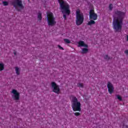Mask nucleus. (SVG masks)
Listing matches in <instances>:
<instances>
[{
	"label": "nucleus",
	"instance_id": "nucleus-5",
	"mask_svg": "<svg viewBox=\"0 0 128 128\" xmlns=\"http://www.w3.org/2000/svg\"><path fill=\"white\" fill-rule=\"evenodd\" d=\"M47 21L49 26H54L56 24V18L54 16L52 12H50L47 14Z\"/></svg>",
	"mask_w": 128,
	"mask_h": 128
},
{
	"label": "nucleus",
	"instance_id": "nucleus-7",
	"mask_svg": "<svg viewBox=\"0 0 128 128\" xmlns=\"http://www.w3.org/2000/svg\"><path fill=\"white\" fill-rule=\"evenodd\" d=\"M51 86L53 92H55V94H58L60 92V86L56 84V82H52Z\"/></svg>",
	"mask_w": 128,
	"mask_h": 128
},
{
	"label": "nucleus",
	"instance_id": "nucleus-24",
	"mask_svg": "<svg viewBox=\"0 0 128 128\" xmlns=\"http://www.w3.org/2000/svg\"><path fill=\"white\" fill-rule=\"evenodd\" d=\"M58 47L59 48H60V50H64V48H63L62 47H61L60 46L58 45Z\"/></svg>",
	"mask_w": 128,
	"mask_h": 128
},
{
	"label": "nucleus",
	"instance_id": "nucleus-13",
	"mask_svg": "<svg viewBox=\"0 0 128 128\" xmlns=\"http://www.w3.org/2000/svg\"><path fill=\"white\" fill-rule=\"evenodd\" d=\"M96 24V22H94V20H91L90 21H89L88 23V26H92V24Z\"/></svg>",
	"mask_w": 128,
	"mask_h": 128
},
{
	"label": "nucleus",
	"instance_id": "nucleus-16",
	"mask_svg": "<svg viewBox=\"0 0 128 128\" xmlns=\"http://www.w3.org/2000/svg\"><path fill=\"white\" fill-rule=\"evenodd\" d=\"M116 96L118 100H120V102L122 101V98L120 96L116 95Z\"/></svg>",
	"mask_w": 128,
	"mask_h": 128
},
{
	"label": "nucleus",
	"instance_id": "nucleus-27",
	"mask_svg": "<svg viewBox=\"0 0 128 128\" xmlns=\"http://www.w3.org/2000/svg\"><path fill=\"white\" fill-rule=\"evenodd\" d=\"M124 53H125L126 54H128V50H125Z\"/></svg>",
	"mask_w": 128,
	"mask_h": 128
},
{
	"label": "nucleus",
	"instance_id": "nucleus-9",
	"mask_svg": "<svg viewBox=\"0 0 128 128\" xmlns=\"http://www.w3.org/2000/svg\"><path fill=\"white\" fill-rule=\"evenodd\" d=\"M107 87L109 94H112L114 92V85H112V84L110 82H108L107 84Z\"/></svg>",
	"mask_w": 128,
	"mask_h": 128
},
{
	"label": "nucleus",
	"instance_id": "nucleus-29",
	"mask_svg": "<svg viewBox=\"0 0 128 128\" xmlns=\"http://www.w3.org/2000/svg\"><path fill=\"white\" fill-rule=\"evenodd\" d=\"M127 41L128 42V34L127 35Z\"/></svg>",
	"mask_w": 128,
	"mask_h": 128
},
{
	"label": "nucleus",
	"instance_id": "nucleus-8",
	"mask_svg": "<svg viewBox=\"0 0 128 128\" xmlns=\"http://www.w3.org/2000/svg\"><path fill=\"white\" fill-rule=\"evenodd\" d=\"M89 14V18L90 20H98V14L94 12V10H90Z\"/></svg>",
	"mask_w": 128,
	"mask_h": 128
},
{
	"label": "nucleus",
	"instance_id": "nucleus-19",
	"mask_svg": "<svg viewBox=\"0 0 128 128\" xmlns=\"http://www.w3.org/2000/svg\"><path fill=\"white\" fill-rule=\"evenodd\" d=\"M78 88H84V84L82 83H78Z\"/></svg>",
	"mask_w": 128,
	"mask_h": 128
},
{
	"label": "nucleus",
	"instance_id": "nucleus-6",
	"mask_svg": "<svg viewBox=\"0 0 128 128\" xmlns=\"http://www.w3.org/2000/svg\"><path fill=\"white\" fill-rule=\"evenodd\" d=\"M12 4L18 12H20V10H18V8H20L22 9L24 8L22 0H14V1L12 2Z\"/></svg>",
	"mask_w": 128,
	"mask_h": 128
},
{
	"label": "nucleus",
	"instance_id": "nucleus-2",
	"mask_svg": "<svg viewBox=\"0 0 128 128\" xmlns=\"http://www.w3.org/2000/svg\"><path fill=\"white\" fill-rule=\"evenodd\" d=\"M58 2L60 4V8L62 10V14H66L69 16L70 14V5L66 2L64 0H58Z\"/></svg>",
	"mask_w": 128,
	"mask_h": 128
},
{
	"label": "nucleus",
	"instance_id": "nucleus-25",
	"mask_svg": "<svg viewBox=\"0 0 128 128\" xmlns=\"http://www.w3.org/2000/svg\"><path fill=\"white\" fill-rule=\"evenodd\" d=\"M63 18H64V20H66V15L64 14Z\"/></svg>",
	"mask_w": 128,
	"mask_h": 128
},
{
	"label": "nucleus",
	"instance_id": "nucleus-15",
	"mask_svg": "<svg viewBox=\"0 0 128 128\" xmlns=\"http://www.w3.org/2000/svg\"><path fill=\"white\" fill-rule=\"evenodd\" d=\"M38 18L39 20H42V13H40V12L38 13Z\"/></svg>",
	"mask_w": 128,
	"mask_h": 128
},
{
	"label": "nucleus",
	"instance_id": "nucleus-26",
	"mask_svg": "<svg viewBox=\"0 0 128 128\" xmlns=\"http://www.w3.org/2000/svg\"><path fill=\"white\" fill-rule=\"evenodd\" d=\"M123 128H128V125H124H124H123Z\"/></svg>",
	"mask_w": 128,
	"mask_h": 128
},
{
	"label": "nucleus",
	"instance_id": "nucleus-21",
	"mask_svg": "<svg viewBox=\"0 0 128 128\" xmlns=\"http://www.w3.org/2000/svg\"><path fill=\"white\" fill-rule=\"evenodd\" d=\"M104 60H110V56H108V55H106L104 56Z\"/></svg>",
	"mask_w": 128,
	"mask_h": 128
},
{
	"label": "nucleus",
	"instance_id": "nucleus-14",
	"mask_svg": "<svg viewBox=\"0 0 128 128\" xmlns=\"http://www.w3.org/2000/svg\"><path fill=\"white\" fill-rule=\"evenodd\" d=\"M4 70V64H0V72Z\"/></svg>",
	"mask_w": 128,
	"mask_h": 128
},
{
	"label": "nucleus",
	"instance_id": "nucleus-4",
	"mask_svg": "<svg viewBox=\"0 0 128 128\" xmlns=\"http://www.w3.org/2000/svg\"><path fill=\"white\" fill-rule=\"evenodd\" d=\"M84 20V14L80 12L79 10H76V26H80Z\"/></svg>",
	"mask_w": 128,
	"mask_h": 128
},
{
	"label": "nucleus",
	"instance_id": "nucleus-20",
	"mask_svg": "<svg viewBox=\"0 0 128 128\" xmlns=\"http://www.w3.org/2000/svg\"><path fill=\"white\" fill-rule=\"evenodd\" d=\"M2 4L4 6H8V2L6 1H4L2 2Z\"/></svg>",
	"mask_w": 128,
	"mask_h": 128
},
{
	"label": "nucleus",
	"instance_id": "nucleus-28",
	"mask_svg": "<svg viewBox=\"0 0 128 128\" xmlns=\"http://www.w3.org/2000/svg\"><path fill=\"white\" fill-rule=\"evenodd\" d=\"M14 56L16 55V51L14 52Z\"/></svg>",
	"mask_w": 128,
	"mask_h": 128
},
{
	"label": "nucleus",
	"instance_id": "nucleus-23",
	"mask_svg": "<svg viewBox=\"0 0 128 128\" xmlns=\"http://www.w3.org/2000/svg\"><path fill=\"white\" fill-rule=\"evenodd\" d=\"M112 4H109V10H112Z\"/></svg>",
	"mask_w": 128,
	"mask_h": 128
},
{
	"label": "nucleus",
	"instance_id": "nucleus-18",
	"mask_svg": "<svg viewBox=\"0 0 128 128\" xmlns=\"http://www.w3.org/2000/svg\"><path fill=\"white\" fill-rule=\"evenodd\" d=\"M64 40L66 44H70V41L68 39L65 38Z\"/></svg>",
	"mask_w": 128,
	"mask_h": 128
},
{
	"label": "nucleus",
	"instance_id": "nucleus-11",
	"mask_svg": "<svg viewBox=\"0 0 128 128\" xmlns=\"http://www.w3.org/2000/svg\"><path fill=\"white\" fill-rule=\"evenodd\" d=\"M82 46H84V48H88V46L84 44V42L80 40L78 42V47L81 48Z\"/></svg>",
	"mask_w": 128,
	"mask_h": 128
},
{
	"label": "nucleus",
	"instance_id": "nucleus-1",
	"mask_svg": "<svg viewBox=\"0 0 128 128\" xmlns=\"http://www.w3.org/2000/svg\"><path fill=\"white\" fill-rule=\"evenodd\" d=\"M115 14L118 17H115L113 20V28L116 32H118V30H122V22H124V17L126 14L124 12L117 10L115 11Z\"/></svg>",
	"mask_w": 128,
	"mask_h": 128
},
{
	"label": "nucleus",
	"instance_id": "nucleus-12",
	"mask_svg": "<svg viewBox=\"0 0 128 128\" xmlns=\"http://www.w3.org/2000/svg\"><path fill=\"white\" fill-rule=\"evenodd\" d=\"M88 52V49L87 48H83L82 49V51L81 52V54H87Z\"/></svg>",
	"mask_w": 128,
	"mask_h": 128
},
{
	"label": "nucleus",
	"instance_id": "nucleus-17",
	"mask_svg": "<svg viewBox=\"0 0 128 128\" xmlns=\"http://www.w3.org/2000/svg\"><path fill=\"white\" fill-rule=\"evenodd\" d=\"M16 74H20V68H18V67H16Z\"/></svg>",
	"mask_w": 128,
	"mask_h": 128
},
{
	"label": "nucleus",
	"instance_id": "nucleus-10",
	"mask_svg": "<svg viewBox=\"0 0 128 128\" xmlns=\"http://www.w3.org/2000/svg\"><path fill=\"white\" fill-rule=\"evenodd\" d=\"M12 94H14L13 98L15 100H20V93H18L16 90H12Z\"/></svg>",
	"mask_w": 128,
	"mask_h": 128
},
{
	"label": "nucleus",
	"instance_id": "nucleus-22",
	"mask_svg": "<svg viewBox=\"0 0 128 128\" xmlns=\"http://www.w3.org/2000/svg\"><path fill=\"white\" fill-rule=\"evenodd\" d=\"M74 114L76 116H80V112H76L74 113Z\"/></svg>",
	"mask_w": 128,
	"mask_h": 128
},
{
	"label": "nucleus",
	"instance_id": "nucleus-3",
	"mask_svg": "<svg viewBox=\"0 0 128 128\" xmlns=\"http://www.w3.org/2000/svg\"><path fill=\"white\" fill-rule=\"evenodd\" d=\"M80 106V102L78 100L76 97L72 96V108L74 112H80V110H82Z\"/></svg>",
	"mask_w": 128,
	"mask_h": 128
}]
</instances>
